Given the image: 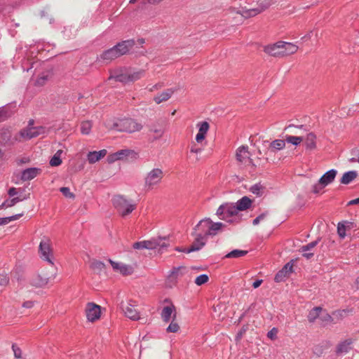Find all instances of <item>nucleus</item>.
<instances>
[{
  "label": "nucleus",
  "mask_w": 359,
  "mask_h": 359,
  "mask_svg": "<svg viewBox=\"0 0 359 359\" xmlns=\"http://www.w3.org/2000/svg\"><path fill=\"white\" fill-rule=\"evenodd\" d=\"M135 44V42L133 39L122 41L112 48L104 50L100 55V58L106 62H111L129 53Z\"/></svg>",
  "instance_id": "f257e3e1"
},
{
  "label": "nucleus",
  "mask_w": 359,
  "mask_h": 359,
  "mask_svg": "<svg viewBox=\"0 0 359 359\" xmlns=\"http://www.w3.org/2000/svg\"><path fill=\"white\" fill-rule=\"evenodd\" d=\"M225 226L224 223L214 222L210 218H205L199 221L194 231L208 240V237H214L222 232Z\"/></svg>",
  "instance_id": "f03ea898"
},
{
  "label": "nucleus",
  "mask_w": 359,
  "mask_h": 359,
  "mask_svg": "<svg viewBox=\"0 0 359 359\" xmlns=\"http://www.w3.org/2000/svg\"><path fill=\"white\" fill-rule=\"evenodd\" d=\"M57 269L55 264L49 265L47 268H43L40 272L34 275L29 283L35 287H46L49 283L53 281L56 278Z\"/></svg>",
  "instance_id": "7ed1b4c3"
},
{
  "label": "nucleus",
  "mask_w": 359,
  "mask_h": 359,
  "mask_svg": "<svg viewBox=\"0 0 359 359\" xmlns=\"http://www.w3.org/2000/svg\"><path fill=\"white\" fill-rule=\"evenodd\" d=\"M142 125L132 118H123L118 119L113 123L112 128L128 133L139 132L142 129Z\"/></svg>",
  "instance_id": "20e7f679"
},
{
  "label": "nucleus",
  "mask_w": 359,
  "mask_h": 359,
  "mask_svg": "<svg viewBox=\"0 0 359 359\" xmlns=\"http://www.w3.org/2000/svg\"><path fill=\"white\" fill-rule=\"evenodd\" d=\"M238 211L233 203H226L221 205L217 210L216 215L222 220L229 223L238 222V219L234 218L237 216Z\"/></svg>",
  "instance_id": "39448f33"
},
{
  "label": "nucleus",
  "mask_w": 359,
  "mask_h": 359,
  "mask_svg": "<svg viewBox=\"0 0 359 359\" xmlns=\"http://www.w3.org/2000/svg\"><path fill=\"white\" fill-rule=\"evenodd\" d=\"M164 177V172L161 168H154L148 172L144 178V187L147 190H151L158 187Z\"/></svg>",
  "instance_id": "423d86ee"
},
{
  "label": "nucleus",
  "mask_w": 359,
  "mask_h": 359,
  "mask_svg": "<svg viewBox=\"0 0 359 359\" xmlns=\"http://www.w3.org/2000/svg\"><path fill=\"white\" fill-rule=\"evenodd\" d=\"M39 255L42 260L48 262L50 265L55 264L51 241L48 238H44L41 241L39 246Z\"/></svg>",
  "instance_id": "0eeeda50"
},
{
  "label": "nucleus",
  "mask_w": 359,
  "mask_h": 359,
  "mask_svg": "<svg viewBox=\"0 0 359 359\" xmlns=\"http://www.w3.org/2000/svg\"><path fill=\"white\" fill-rule=\"evenodd\" d=\"M113 205L122 216L131 213L136 208L135 204L131 203L122 196L114 197Z\"/></svg>",
  "instance_id": "6e6552de"
},
{
  "label": "nucleus",
  "mask_w": 359,
  "mask_h": 359,
  "mask_svg": "<svg viewBox=\"0 0 359 359\" xmlns=\"http://www.w3.org/2000/svg\"><path fill=\"white\" fill-rule=\"evenodd\" d=\"M273 4V0H264L258 4L257 7L251 9H243L240 13L245 18L254 17L269 8Z\"/></svg>",
  "instance_id": "1a4fd4ad"
},
{
  "label": "nucleus",
  "mask_w": 359,
  "mask_h": 359,
  "mask_svg": "<svg viewBox=\"0 0 359 359\" xmlns=\"http://www.w3.org/2000/svg\"><path fill=\"white\" fill-rule=\"evenodd\" d=\"M138 153L133 149H121L109 156V162L132 159L135 160L138 158Z\"/></svg>",
  "instance_id": "9d476101"
},
{
  "label": "nucleus",
  "mask_w": 359,
  "mask_h": 359,
  "mask_svg": "<svg viewBox=\"0 0 359 359\" xmlns=\"http://www.w3.org/2000/svg\"><path fill=\"white\" fill-rule=\"evenodd\" d=\"M135 302L129 300L127 303L121 302V308L125 316L132 320H138L140 319V313L135 309Z\"/></svg>",
  "instance_id": "9b49d317"
},
{
  "label": "nucleus",
  "mask_w": 359,
  "mask_h": 359,
  "mask_svg": "<svg viewBox=\"0 0 359 359\" xmlns=\"http://www.w3.org/2000/svg\"><path fill=\"white\" fill-rule=\"evenodd\" d=\"M86 318L88 321L94 322L100 318L101 307L95 303H88L86 308Z\"/></svg>",
  "instance_id": "f8f14e48"
},
{
  "label": "nucleus",
  "mask_w": 359,
  "mask_h": 359,
  "mask_svg": "<svg viewBox=\"0 0 359 359\" xmlns=\"http://www.w3.org/2000/svg\"><path fill=\"white\" fill-rule=\"evenodd\" d=\"M108 261L111 265L113 270L116 272H119L123 276L131 275L134 271V269L131 265L114 262L111 259H109Z\"/></svg>",
  "instance_id": "ddd939ff"
},
{
  "label": "nucleus",
  "mask_w": 359,
  "mask_h": 359,
  "mask_svg": "<svg viewBox=\"0 0 359 359\" xmlns=\"http://www.w3.org/2000/svg\"><path fill=\"white\" fill-rule=\"evenodd\" d=\"M193 234L194 235L195 238L192 244L189 248V250H187V253L200 250L207 243V239H205L197 231H195Z\"/></svg>",
  "instance_id": "4468645a"
},
{
  "label": "nucleus",
  "mask_w": 359,
  "mask_h": 359,
  "mask_svg": "<svg viewBox=\"0 0 359 359\" xmlns=\"http://www.w3.org/2000/svg\"><path fill=\"white\" fill-rule=\"evenodd\" d=\"M196 126L198 131L196 135V141L197 143H201L206 137L210 129V125L207 121H201L197 123Z\"/></svg>",
  "instance_id": "2eb2a0df"
},
{
  "label": "nucleus",
  "mask_w": 359,
  "mask_h": 359,
  "mask_svg": "<svg viewBox=\"0 0 359 359\" xmlns=\"http://www.w3.org/2000/svg\"><path fill=\"white\" fill-rule=\"evenodd\" d=\"M280 43H281V41H278L273 44L267 45L264 46V51L271 56L281 57L282 48Z\"/></svg>",
  "instance_id": "dca6fc26"
},
{
  "label": "nucleus",
  "mask_w": 359,
  "mask_h": 359,
  "mask_svg": "<svg viewBox=\"0 0 359 359\" xmlns=\"http://www.w3.org/2000/svg\"><path fill=\"white\" fill-rule=\"evenodd\" d=\"M161 318L165 322L168 323L171 318L175 320L176 318L175 307L173 304L165 306L161 311Z\"/></svg>",
  "instance_id": "f3484780"
},
{
  "label": "nucleus",
  "mask_w": 359,
  "mask_h": 359,
  "mask_svg": "<svg viewBox=\"0 0 359 359\" xmlns=\"http://www.w3.org/2000/svg\"><path fill=\"white\" fill-rule=\"evenodd\" d=\"M41 172L38 168H29L24 170L21 173V180L22 181H29L35 178Z\"/></svg>",
  "instance_id": "a211bd4d"
},
{
  "label": "nucleus",
  "mask_w": 359,
  "mask_h": 359,
  "mask_svg": "<svg viewBox=\"0 0 359 359\" xmlns=\"http://www.w3.org/2000/svg\"><path fill=\"white\" fill-rule=\"evenodd\" d=\"M318 243V241H312L307 245L302 246L299 249V252H302V256L306 259H310L314 255V253L312 252L311 250L316 248Z\"/></svg>",
  "instance_id": "6ab92c4d"
},
{
  "label": "nucleus",
  "mask_w": 359,
  "mask_h": 359,
  "mask_svg": "<svg viewBox=\"0 0 359 359\" xmlns=\"http://www.w3.org/2000/svg\"><path fill=\"white\" fill-rule=\"evenodd\" d=\"M281 57L295 53L298 50V46L288 42L281 41Z\"/></svg>",
  "instance_id": "aec40b11"
},
{
  "label": "nucleus",
  "mask_w": 359,
  "mask_h": 359,
  "mask_svg": "<svg viewBox=\"0 0 359 359\" xmlns=\"http://www.w3.org/2000/svg\"><path fill=\"white\" fill-rule=\"evenodd\" d=\"M236 160L241 163H244L250 159L248 147L244 145L239 147L236 150Z\"/></svg>",
  "instance_id": "412c9836"
},
{
  "label": "nucleus",
  "mask_w": 359,
  "mask_h": 359,
  "mask_svg": "<svg viewBox=\"0 0 359 359\" xmlns=\"http://www.w3.org/2000/svg\"><path fill=\"white\" fill-rule=\"evenodd\" d=\"M187 272H188V270H187V267L184 266L173 267L172 269L170 271L168 278L171 280L175 281L177 278L183 276Z\"/></svg>",
  "instance_id": "4be33fe9"
},
{
  "label": "nucleus",
  "mask_w": 359,
  "mask_h": 359,
  "mask_svg": "<svg viewBox=\"0 0 359 359\" xmlns=\"http://www.w3.org/2000/svg\"><path fill=\"white\" fill-rule=\"evenodd\" d=\"M353 312V308L336 310L332 312L334 320H335V323L339 322L346 318L349 314H351Z\"/></svg>",
  "instance_id": "5701e85b"
},
{
  "label": "nucleus",
  "mask_w": 359,
  "mask_h": 359,
  "mask_svg": "<svg viewBox=\"0 0 359 359\" xmlns=\"http://www.w3.org/2000/svg\"><path fill=\"white\" fill-rule=\"evenodd\" d=\"M107 154L106 149H102L98 151H90L87 154V160L89 163L93 164L99 161L101 158H104Z\"/></svg>",
  "instance_id": "b1692460"
},
{
  "label": "nucleus",
  "mask_w": 359,
  "mask_h": 359,
  "mask_svg": "<svg viewBox=\"0 0 359 359\" xmlns=\"http://www.w3.org/2000/svg\"><path fill=\"white\" fill-rule=\"evenodd\" d=\"M303 141L306 150L311 151L316 148V136L314 133H308Z\"/></svg>",
  "instance_id": "393cba45"
},
{
  "label": "nucleus",
  "mask_w": 359,
  "mask_h": 359,
  "mask_svg": "<svg viewBox=\"0 0 359 359\" xmlns=\"http://www.w3.org/2000/svg\"><path fill=\"white\" fill-rule=\"evenodd\" d=\"M337 170L334 169L330 170L326 172L319 180H320L321 184H324V185L327 186L332 182L334 181L336 175Z\"/></svg>",
  "instance_id": "a878e982"
},
{
  "label": "nucleus",
  "mask_w": 359,
  "mask_h": 359,
  "mask_svg": "<svg viewBox=\"0 0 359 359\" xmlns=\"http://www.w3.org/2000/svg\"><path fill=\"white\" fill-rule=\"evenodd\" d=\"M353 341L351 339H348L340 342L336 348L337 354L346 353L351 349V345Z\"/></svg>",
  "instance_id": "bb28decb"
},
{
  "label": "nucleus",
  "mask_w": 359,
  "mask_h": 359,
  "mask_svg": "<svg viewBox=\"0 0 359 359\" xmlns=\"http://www.w3.org/2000/svg\"><path fill=\"white\" fill-rule=\"evenodd\" d=\"M174 90L172 89H167L166 90L162 92L161 93L156 95L154 97V100L156 104H160L163 102H165L168 100L172 95L173 94Z\"/></svg>",
  "instance_id": "cd10ccee"
},
{
  "label": "nucleus",
  "mask_w": 359,
  "mask_h": 359,
  "mask_svg": "<svg viewBox=\"0 0 359 359\" xmlns=\"http://www.w3.org/2000/svg\"><path fill=\"white\" fill-rule=\"evenodd\" d=\"M252 204V201L248 196H243L235 204L238 211H243L248 209Z\"/></svg>",
  "instance_id": "c85d7f7f"
},
{
  "label": "nucleus",
  "mask_w": 359,
  "mask_h": 359,
  "mask_svg": "<svg viewBox=\"0 0 359 359\" xmlns=\"http://www.w3.org/2000/svg\"><path fill=\"white\" fill-rule=\"evenodd\" d=\"M358 173L355 170L348 171L343 174L340 182L343 184H348L356 178Z\"/></svg>",
  "instance_id": "c756f323"
},
{
  "label": "nucleus",
  "mask_w": 359,
  "mask_h": 359,
  "mask_svg": "<svg viewBox=\"0 0 359 359\" xmlns=\"http://www.w3.org/2000/svg\"><path fill=\"white\" fill-rule=\"evenodd\" d=\"M322 311H323V309L320 306H316V307L313 308L309 311L308 316H307L308 320L309 321V323H313L315 322V320L318 318H320V314Z\"/></svg>",
  "instance_id": "7c9ffc66"
},
{
  "label": "nucleus",
  "mask_w": 359,
  "mask_h": 359,
  "mask_svg": "<svg viewBox=\"0 0 359 359\" xmlns=\"http://www.w3.org/2000/svg\"><path fill=\"white\" fill-rule=\"evenodd\" d=\"M109 79H113L116 81L124 83H130L128 72H121V73H116L115 74L111 75Z\"/></svg>",
  "instance_id": "2f4dec72"
},
{
  "label": "nucleus",
  "mask_w": 359,
  "mask_h": 359,
  "mask_svg": "<svg viewBox=\"0 0 359 359\" xmlns=\"http://www.w3.org/2000/svg\"><path fill=\"white\" fill-rule=\"evenodd\" d=\"M285 147V140H275L271 142L269 151L273 152L275 150H281Z\"/></svg>",
  "instance_id": "473e14b6"
},
{
  "label": "nucleus",
  "mask_w": 359,
  "mask_h": 359,
  "mask_svg": "<svg viewBox=\"0 0 359 359\" xmlns=\"http://www.w3.org/2000/svg\"><path fill=\"white\" fill-rule=\"evenodd\" d=\"M130 82H135L144 76L145 71L144 69H138L133 72H128Z\"/></svg>",
  "instance_id": "72a5a7b5"
},
{
  "label": "nucleus",
  "mask_w": 359,
  "mask_h": 359,
  "mask_svg": "<svg viewBox=\"0 0 359 359\" xmlns=\"http://www.w3.org/2000/svg\"><path fill=\"white\" fill-rule=\"evenodd\" d=\"M248 252L247 250L236 249V250H233L231 251L230 252L227 253L224 256V258H228V259L239 258V257L245 256L248 254Z\"/></svg>",
  "instance_id": "f704fd0d"
},
{
  "label": "nucleus",
  "mask_w": 359,
  "mask_h": 359,
  "mask_svg": "<svg viewBox=\"0 0 359 359\" xmlns=\"http://www.w3.org/2000/svg\"><path fill=\"white\" fill-rule=\"evenodd\" d=\"M90 269L95 273H100L105 269V264L99 260H93L90 264Z\"/></svg>",
  "instance_id": "c9c22d12"
},
{
  "label": "nucleus",
  "mask_w": 359,
  "mask_h": 359,
  "mask_svg": "<svg viewBox=\"0 0 359 359\" xmlns=\"http://www.w3.org/2000/svg\"><path fill=\"white\" fill-rule=\"evenodd\" d=\"M34 127H29L20 131V135L22 137L26 140H30L33 137H37V133L35 130H33Z\"/></svg>",
  "instance_id": "e433bc0d"
},
{
  "label": "nucleus",
  "mask_w": 359,
  "mask_h": 359,
  "mask_svg": "<svg viewBox=\"0 0 359 359\" xmlns=\"http://www.w3.org/2000/svg\"><path fill=\"white\" fill-rule=\"evenodd\" d=\"M285 140L286 142L292 144L294 146H298L304 140V137L302 136H293V135H285Z\"/></svg>",
  "instance_id": "4c0bfd02"
},
{
  "label": "nucleus",
  "mask_w": 359,
  "mask_h": 359,
  "mask_svg": "<svg viewBox=\"0 0 359 359\" xmlns=\"http://www.w3.org/2000/svg\"><path fill=\"white\" fill-rule=\"evenodd\" d=\"M11 133L8 130H2L0 131V145H6L11 140Z\"/></svg>",
  "instance_id": "58836bf2"
},
{
  "label": "nucleus",
  "mask_w": 359,
  "mask_h": 359,
  "mask_svg": "<svg viewBox=\"0 0 359 359\" xmlns=\"http://www.w3.org/2000/svg\"><path fill=\"white\" fill-rule=\"evenodd\" d=\"M23 215V213L17 214L11 217H0V225H5L9 222L20 219Z\"/></svg>",
  "instance_id": "ea45409f"
},
{
  "label": "nucleus",
  "mask_w": 359,
  "mask_h": 359,
  "mask_svg": "<svg viewBox=\"0 0 359 359\" xmlns=\"http://www.w3.org/2000/svg\"><path fill=\"white\" fill-rule=\"evenodd\" d=\"M250 191L253 194L258 196L262 195L264 192V187L260 184H256L252 186L250 189Z\"/></svg>",
  "instance_id": "a19ab883"
},
{
  "label": "nucleus",
  "mask_w": 359,
  "mask_h": 359,
  "mask_svg": "<svg viewBox=\"0 0 359 359\" xmlns=\"http://www.w3.org/2000/svg\"><path fill=\"white\" fill-rule=\"evenodd\" d=\"M48 80V75L43 73L38 76V78L35 81L34 85L36 86H43L46 84Z\"/></svg>",
  "instance_id": "79ce46f5"
},
{
  "label": "nucleus",
  "mask_w": 359,
  "mask_h": 359,
  "mask_svg": "<svg viewBox=\"0 0 359 359\" xmlns=\"http://www.w3.org/2000/svg\"><path fill=\"white\" fill-rule=\"evenodd\" d=\"M92 123L90 121H83L81 124V132L83 135H88L91 130Z\"/></svg>",
  "instance_id": "37998d69"
},
{
  "label": "nucleus",
  "mask_w": 359,
  "mask_h": 359,
  "mask_svg": "<svg viewBox=\"0 0 359 359\" xmlns=\"http://www.w3.org/2000/svg\"><path fill=\"white\" fill-rule=\"evenodd\" d=\"M156 241L158 243V248L161 250L163 249H165L168 247L169 244L166 242L165 237H156Z\"/></svg>",
  "instance_id": "c03bdc74"
},
{
  "label": "nucleus",
  "mask_w": 359,
  "mask_h": 359,
  "mask_svg": "<svg viewBox=\"0 0 359 359\" xmlns=\"http://www.w3.org/2000/svg\"><path fill=\"white\" fill-rule=\"evenodd\" d=\"M289 275L283 271L282 269L280 270L275 276L274 280L276 283L284 281Z\"/></svg>",
  "instance_id": "a18cd8bd"
},
{
  "label": "nucleus",
  "mask_w": 359,
  "mask_h": 359,
  "mask_svg": "<svg viewBox=\"0 0 359 359\" xmlns=\"http://www.w3.org/2000/svg\"><path fill=\"white\" fill-rule=\"evenodd\" d=\"M208 280H209V277L208 275L201 274L196 277V278L195 279V283L197 285L201 286V285L206 283L208 281Z\"/></svg>",
  "instance_id": "49530a36"
},
{
  "label": "nucleus",
  "mask_w": 359,
  "mask_h": 359,
  "mask_svg": "<svg viewBox=\"0 0 359 359\" xmlns=\"http://www.w3.org/2000/svg\"><path fill=\"white\" fill-rule=\"evenodd\" d=\"M146 249L154 250L158 248V243L156 241V238H152L150 240L145 241Z\"/></svg>",
  "instance_id": "de8ad7c7"
},
{
  "label": "nucleus",
  "mask_w": 359,
  "mask_h": 359,
  "mask_svg": "<svg viewBox=\"0 0 359 359\" xmlns=\"http://www.w3.org/2000/svg\"><path fill=\"white\" fill-rule=\"evenodd\" d=\"M174 320H175L172 319V322L170 323V324L167 327L166 331L168 332L175 333V332H177L180 330L179 325L176 322H175Z\"/></svg>",
  "instance_id": "09e8293b"
},
{
  "label": "nucleus",
  "mask_w": 359,
  "mask_h": 359,
  "mask_svg": "<svg viewBox=\"0 0 359 359\" xmlns=\"http://www.w3.org/2000/svg\"><path fill=\"white\" fill-rule=\"evenodd\" d=\"M60 191L66 198H75V195L72 192L70 191V189L68 187H61L60 189Z\"/></svg>",
  "instance_id": "8fccbe9b"
},
{
  "label": "nucleus",
  "mask_w": 359,
  "mask_h": 359,
  "mask_svg": "<svg viewBox=\"0 0 359 359\" xmlns=\"http://www.w3.org/2000/svg\"><path fill=\"white\" fill-rule=\"evenodd\" d=\"M320 319L323 323H329L334 322V318L332 314L330 315L328 313H325L321 316H320Z\"/></svg>",
  "instance_id": "3c124183"
},
{
  "label": "nucleus",
  "mask_w": 359,
  "mask_h": 359,
  "mask_svg": "<svg viewBox=\"0 0 359 359\" xmlns=\"http://www.w3.org/2000/svg\"><path fill=\"white\" fill-rule=\"evenodd\" d=\"M337 233L340 238H344L346 236V226L344 224L339 223L337 225Z\"/></svg>",
  "instance_id": "603ef678"
},
{
  "label": "nucleus",
  "mask_w": 359,
  "mask_h": 359,
  "mask_svg": "<svg viewBox=\"0 0 359 359\" xmlns=\"http://www.w3.org/2000/svg\"><path fill=\"white\" fill-rule=\"evenodd\" d=\"M326 186L324 185V184L320 183V180H319L318 182L315 184L312 187V192L314 194H318L320 193Z\"/></svg>",
  "instance_id": "864d4df0"
},
{
  "label": "nucleus",
  "mask_w": 359,
  "mask_h": 359,
  "mask_svg": "<svg viewBox=\"0 0 359 359\" xmlns=\"http://www.w3.org/2000/svg\"><path fill=\"white\" fill-rule=\"evenodd\" d=\"M9 278L5 272L0 273V285L6 286L8 284Z\"/></svg>",
  "instance_id": "5fc2aeb1"
},
{
  "label": "nucleus",
  "mask_w": 359,
  "mask_h": 359,
  "mask_svg": "<svg viewBox=\"0 0 359 359\" xmlns=\"http://www.w3.org/2000/svg\"><path fill=\"white\" fill-rule=\"evenodd\" d=\"M62 163V160L57 155H54L50 161L51 166H58Z\"/></svg>",
  "instance_id": "6e6d98bb"
},
{
  "label": "nucleus",
  "mask_w": 359,
  "mask_h": 359,
  "mask_svg": "<svg viewBox=\"0 0 359 359\" xmlns=\"http://www.w3.org/2000/svg\"><path fill=\"white\" fill-rule=\"evenodd\" d=\"M151 132L154 133L155 134L154 138L158 139L163 136L164 133V130L163 128H151L150 130Z\"/></svg>",
  "instance_id": "4d7b16f0"
},
{
  "label": "nucleus",
  "mask_w": 359,
  "mask_h": 359,
  "mask_svg": "<svg viewBox=\"0 0 359 359\" xmlns=\"http://www.w3.org/2000/svg\"><path fill=\"white\" fill-rule=\"evenodd\" d=\"M33 130H36V132L37 133V136L41 135H44L48 133V130L46 129V127H43V126L34 127Z\"/></svg>",
  "instance_id": "13d9d810"
},
{
  "label": "nucleus",
  "mask_w": 359,
  "mask_h": 359,
  "mask_svg": "<svg viewBox=\"0 0 359 359\" xmlns=\"http://www.w3.org/2000/svg\"><path fill=\"white\" fill-rule=\"evenodd\" d=\"M133 247L134 249L137 250L146 249L145 241L135 242L133 243Z\"/></svg>",
  "instance_id": "bf43d9fd"
},
{
  "label": "nucleus",
  "mask_w": 359,
  "mask_h": 359,
  "mask_svg": "<svg viewBox=\"0 0 359 359\" xmlns=\"http://www.w3.org/2000/svg\"><path fill=\"white\" fill-rule=\"evenodd\" d=\"M293 264L290 262L287 263L282 269L283 271L290 275L292 272Z\"/></svg>",
  "instance_id": "052dcab7"
},
{
  "label": "nucleus",
  "mask_w": 359,
  "mask_h": 359,
  "mask_svg": "<svg viewBox=\"0 0 359 359\" xmlns=\"http://www.w3.org/2000/svg\"><path fill=\"white\" fill-rule=\"evenodd\" d=\"M12 348H13L15 357L16 358H20L22 356L21 349L19 347H18L17 346H15V344H13L12 346Z\"/></svg>",
  "instance_id": "680f3d73"
},
{
  "label": "nucleus",
  "mask_w": 359,
  "mask_h": 359,
  "mask_svg": "<svg viewBox=\"0 0 359 359\" xmlns=\"http://www.w3.org/2000/svg\"><path fill=\"white\" fill-rule=\"evenodd\" d=\"M277 333V328L273 327L267 333V337L271 339H275L276 338Z\"/></svg>",
  "instance_id": "e2e57ef3"
},
{
  "label": "nucleus",
  "mask_w": 359,
  "mask_h": 359,
  "mask_svg": "<svg viewBox=\"0 0 359 359\" xmlns=\"http://www.w3.org/2000/svg\"><path fill=\"white\" fill-rule=\"evenodd\" d=\"M202 151V149L198 147L196 144H193L190 148V153L192 154H200Z\"/></svg>",
  "instance_id": "0e129e2a"
},
{
  "label": "nucleus",
  "mask_w": 359,
  "mask_h": 359,
  "mask_svg": "<svg viewBox=\"0 0 359 359\" xmlns=\"http://www.w3.org/2000/svg\"><path fill=\"white\" fill-rule=\"evenodd\" d=\"M22 199L19 197H15L12 198L8 203L7 204V207H12L15 205L17 203L22 201Z\"/></svg>",
  "instance_id": "69168bd1"
},
{
  "label": "nucleus",
  "mask_w": 359,
  "mask_h": 359,
  "mask_svg": "<svg viewBox=\"0 0 359 359\" xmlns=\"http://www.w3.org/2000/svg\"><path fill=\"white\" fill-rule=\"evenodd\" d=\"M266 215V213H262L260 215H259L258 217H257L253 221H252V224L254 225H257L261 220L264 219L265 218Z\"/></svg>",
  "instance_id": "338daca9"
},
{
  "label": "nucleus",
  "mask_w": 359,
  "mask_h": 359,
  "mask_svg": "<svg viewBox=\"0 0 359 359\" xmlns=\"http://www.w3.org/2000/svg\"><path fill=\"white\" fill-rule=\"evenodd\" d=\"M34 302L33 301H26L22 304V307L26 309H31L34 306Z\"/></svg>",
  "instance_id": "774afa93"
}]
</instances>
